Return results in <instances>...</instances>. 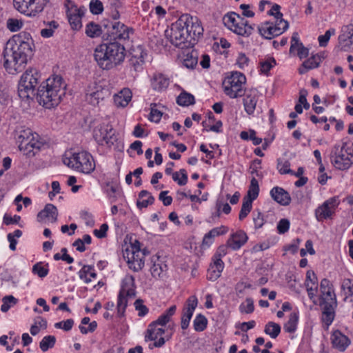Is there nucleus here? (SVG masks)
Wrapping results in <instances>:
<instances>
[{
	"label": "nucleus",
	"instance_id": "nucleus-32",
	"mask_svg": "<svg viewBox=\"0 0 353 353\" xmlns=\"http://www.w3.org/2000/svg\"><path fill=\"white\" fill-rule=\"evenodd\" d=\"M322 61V57L319 54H315L305 60L299 69L301 74L306 73L309 70L318 68Z\"/></svg>",
	"mask_w": 353,
	"mask_h": 353
},
{
	"label": "nucleus",
	"instance_id": "nucleus-47",
	"mask_svg": "<svg viewBox=\"0 0 353 353\" xmlns=\"http://www.w3.org/2000/svg\"><path fill=\"white\" fill-rule=\"evenodd\" d=\"M3 304L1 306V310L3 312H7L10 308L16 305L18 300L12 295L5 296L2 298Z\"/></svg>",
	"mask_w": 353,
	"mask_h": 353
},
{
	"label": "nucleus",
	"instance_id": "nucleus-14",
	"mask_svg": "<svg viewBox=\"0 0 353 353\" xmlns=\"http://www.w3.org/2000/svg\"><path fill=\"white\" fill-rule=\"evenodd\" d=\"M45 145L39 140V135L34 133L28 141L19 144V148L24 154L28 157H33Z\"/></svg>",
	"mask_w": 353,
	"mask_h": 353
},
{
	"label": "nucleus",
	"instance_id": "nucleus-26",
	"mask_svg": "<svg viewBox=\"0 0 353 353\" xmlns=\"http://www.w3.org/2000/svg\"><path fill=\"white\" fill-rule=\"evenodd\" d=\"M331 341L333 347L340 351H344L350 344L349 339L339 330L332 333Z\"/></svg>",
	"mask_w": 353,
	"mask_h": 353
},
{
	"label": "nucleus",
	"instance_id": "nucleus-7",
	"mask_svg": "<svg viewBox=\"0 0 353 353\" xmlns=\"http://www.w3.org/2000/svg\"><path fill=\"white\" fill-rule=\"evenodd\" d=\"M63 162L68 167L84 174H90L95 168L92 156L85 151L73 153L70 157H65Z\"/></svg>",
	"mask_w": 353,
	"mask_h": 353
},
{
	"label": "nucleus",
	"instance_id": "nucleus-44",
	"mask_svg": "<svg viewBox=\"0 0 353 353\" xmlns=\"http://www.w3.org/2000/svg\"><path fill=\"white\" fill-rule=\"evenodd\" d=\"M17 140L19 144L26 143L32 136L34 134L32 133V131L30 128H21L18 131H17Z\"/></svg>",
	"mask_w": 353,
	"mask_h": 353
},
{
	"label": "nucleus",
	"instance_id": "nucleus-13",
	"mask_svg": "<svg viewBox=\"0 0 353 353\" xmlns=\"http://www.w3.org/2000/svg\"><path fill=\"white\" fill-rule=\"evenodd\" d=\"M181 17H184V21H187L185 26L189 33V38L195 41L196 38L203 35V28L197 17L188 14H183Z\"/></svg>",
	"mask_w": 353,
	"mask_h": 353
},
{
	"label": "nucleus",
	"instance_id": "nucleus-29",
	"mask_svg": "<svg viewBox=\"0 0 353 353\" xmlns=\"http://www.w3.org/2000/svg\"><path fill=\"white\" fill-rule=\"evenodd\" d=\"M159 323L155 321L152 322L145 333V341H155L159 336L165 333V330L162 327H158Z\"/></svg>",
	"mask_w": 353,
	"mask_h": 353
},
{
	"label": "nucleus",
	"instance_id": "nucleus-38",
	"mask_svg": "<svg viewBox=\"0 0 353 353\" xmlns=\"http://www.w3.org/2000/svg\"><path fill=\"white\" fill-rule=\"evenodd\" d=\"M259 193V186L258 181L255 177H252L247 194L244 196L243 199L246 200L250 199V201L253 202V201L258 197Z\"/></svg>",
	"mask_w": 353,
	"mask_h": 353
},
{
	"label": "nucleus",
	"instance_id": "nucleus-51",
	"mask_svg": "<svg viewBox=\"0 0 353 353\" xmlns=\"http://www.w3.org/2000/svg\"><path fill=\"white\" fill-rule=\"evenodd\" d=\"M252 208V202L250 201V199L246 200L243 199V203L241 206V209L240 210L239 219L241 221L244 219L248 214L250 212Z\"/></svg>",
	"mask_w": 353,
	"mask_h": 353
},
{
	"label": "nucleus",
	"instance_id": "nucleus-55",
	"mask_svg": "<svg viewBox=\"0 0 353 353\" xmlns=\"http://www.w3.org/2000/svg\"><path fill=\"white\" fill-rule=\"evenodd\" d=\"M89 7L91 13L93 14L98 15L103 11V5L100 0H91Z\"/></svg>",
	"mask_w": 353,
	"mask_h": 353
},
{
	"label": "nucleus",
	"instance_id": "nucleus-5",
	"mask_svg": "<svg viewBox=\"0 0 353 353\" xmlns=\"http://www.w3.org/2000/svg\"><path fill=\"white\" fill-rule=\"evenodd\" d=\"M102 26L105 30L103 35V41H115L124 44L134 34L132 28L128 27L120 21H103Z\"/></svg>",
	"mask_w": 353,
	"mask_h": 353
},
{
	"label": "nucleus",
	"instance_id": "nucleus-58",
	"mask_svg": "<svg viewBox=\"0 0 353 353\" xmlns=\"http://www.w3.org/2000/svg\"><path fill=\"white\" fill-rule=\"evenodd\" d=\"M334 33V29H330L327 30L323 35L319 36L318 38L319 46L321 47H325L330 39V37Z\"/></svg>",
	"mask_w": 353,
	"mask_h": 353
},
{
	"label": "nucleus",
	"instance_id": "nucleus-30",
	"mask_svg": "<svg viewBox=\"0 0 353 353\" xmlns=\"http://www.w3.org/2000/svg\"><path fill=\"white\" fill-rule=\"evenodd\" d=\"M228 231L227 227L221 225L214 228L206 233L203 239V245L210 246L214 241V238L225 234Z\"/></svg>",
	"mask_w": 353,
	"mask_h": 353
},
{
	"label": "nucleus",
	"instance_id": "nucleus-8",
	"mask_svg": "<svg viewBox=\"0 0 353 353\" xmlns=\"http://www.w3.org/2000/svg\"><path fill=\"white\" fill-rule=\"evenodd\" d=\"M246 82L245 76L239 72H233L223 82L224 92L232 99L241 97L245 94L243 85Z\"/></svg>",
	"mask_w": 353,
	"mask_h": 353
},
{
	"label": "nucleus",
	"instance_id": "nucleus-62",
	"mask_svg": "<svg viewBox=\"0 0 353 353\" xmlns=\"http://www.w3.org/2000/svg\"><path fill=\"white\" fill-rule=\"evenodd\" d=\"M92 269L93 268L90 265H83L82 269L79 271V277L83 279L87 283L90 282L91 279L88 275H89L90 270H92Z\"/></svg>",
	"mask_w": 353,
	"mask_h": 353
},
{
	"label": "nucleus",
	"instance_id": "nucleus-36",
	"mask_svg": "<svg viewBox=\"0 0 353 353\" xmlns=\"http://www.w3.org/2000/svg\"><path fill=\"white\" fill-rule=\"evenodd\" d=\"M152 262L153 263L152 267L150 268L152 276L154 278L163 277L168 270L167 265L163 263L159 257H157L155 260L152 259Z\"/></svg>",
	"mask_w": 353,
	"mask_h": 353
},
{
	"label": "nucleus",
	"instance_id": "nucleus-23",
	"mask_svg": "<svg viewBox=\"0 0 353 353\" xmlns=\"http://www.w3.org/2000/svg\"><path fill=\"white\" fill-rule=\"evenodd\" d=\"M223 268L224 263L221 259H212V263H210L208 270L207 279L215 281L221 276Z\"/></svg>",
	"mask_w": 353,
	"mask_h": 353
},
{
	"label": "nucleus",
	"instance_id": "nucleus-15",
	"mask_svg": "<svg viewBox=\"0 0 353 353\" xmlns=\"http://www.w3.org/2000/svg\"><path fill=\"white\" fill-rule=\"evenodd\" d=\"M337 205L338 203L336 197H332L325 201L315 211L317 220L321 221L331 217L334 213V210Z\"/></svg>",
	"mask_w": 353,
	"mask_h": 353
},
{
	"label": "nucleus",
	"instance_id": "nucleus-10",
	"mask_svg": "<svg viewBox=\"0 0 353 353\" xmlns=\"http://www.w3.org/2000/svg\"><path fill=\"white\" fill-rule=\"evenodd\" d=\"M93 137L100 145H107L110 147L117 138L115 135V130L109 123H102L95 127L93 132Z\"/></svg>",
	"mask_w": 353,
	"mask_h": 353
},
{
	"label": "nucleus",
	"instance_id": "nucleus-22",
	"mask_svg": "<svg viewBox=\"0 0 353 353\" xmlns=\"http://www.w3.org/2000/svg\"><path fill=\"white\" fill-rule=\"evenodd\" d=\"M58 210L55 205L51 203L46 204L43 210H41L37 216V221H43L48 219L51 223H55L57 221Z\"/></svg>",
	"mask_w": 353,
	"mask_h": 353
},
{
	"label": "nucleus",
	"instance_id": "nucleus-53",
	"mask_svg": "<svg viewBox=\"0 0 353 353\" xmlns=\"http://www.w3.org/2000/svg\"><path fill=\"white\" fill-rule=\"evenodd\" d=\"M254 310V301L252 298H246L245 303H242L239 306V310L241 313L251 314Z\"/></svg>",
	"mask_w": 353,
	"mask_h": 353
},
{
	"label": "nucleus",
	"instance_id": "nucleus-21",
	"mask_svg": "<svg viewBox=\"0 0 353 353\" xmlns=\"http://www.w3.org/2000/svg\"><path fill=\"white\" fill-rule=\"evenodd\" d=\"M254 30V26L250 25L248 21L240 15H237V23L232 28V31L236 34L243 37H249Z\"/></svg>",
	"mask_w": 353,
	"mask_h": 353
},
{
	"label": "nucleus",
	"instance_id": "nucleus-3",
	"mask_svg": "<svg viewBox=\"0 0 353 353\" xmlns=\"http://www.w3.org/2000/svg\"><path fill=\"white\" fill-rule=\"evenodd\" d=\"M105 41L95 48L94 57L101 69L109 70L123 62L125 49L123 43L118 41Z\"/></svg>",
	"mask_w": 353,
	"mask_h": 353
},
{
	"label": "nucleus",
	"instance_id": "nucleus-1",
	"mask_svg": "<svg viewBox=\"0 0 353 353\" xmlns=\"http://www.w3.org/2000/svg\"><path fill=\"white\" fill-rule=\"evenodd\" d=\"M40 74L36 69H30L21 76L18 86V93L20 98L25 99L37 97L40 105L46 108H51L57 105L65 95V85L62 83V78L56 76L52 79H48L43 81L35 92Z\"/></svg>",
	"mask_w": 353,
	"mask_h": 353
},
{
	"label": "nucleus",
	"instance_id": "nucleus-18",
	"mask_svg": "<svg viewBox=\"0 0 353 353\" xmlns=\"http://www.w3.org/2000/svg\"><path fill=\"white\" fill-rule=\"evenodd\" d=\"M133 250L132 252V256L128 257V263L129 268L132 270L134 272H139L144 266V261L140 256V243L136 241L134 244Z\"/></svg>",
	"mask_w": 353,
	"mask_h": 353
},
{
	"label": "nucleus",
	"instance_id": "nucleus-2",
	"mask_svg": "<svg viewBox=\"0 0 353 353\" xmlns=\"http://www.w3.org/2000/svg\"><path fill=\"white\" fill-rule=\"evenodd\" d=\"M34 40L31 34L23 31L13 35L7 42L3 50V65L10 74L21 72L28 61L33 56Z\"/></svg>",
	"mask_w": 353,
	"mask_h": 353
},
{
	"label": "nucleus",
	"instance_id": "nucleus-24",
	"mask_svg": "<svg viewBox=\"0 0 353 353\" xmlns=\"http://www.w3.org/2000/svg\"><path fill=\"white\" fill-rule=\"evenodd\" d=\"M103 98L104 92L101 86H89L85 95V99L89 103L93 105H98Z\"/></svg>",
	"mask_w": 353,
	"mask_h": 353
},
{
	"label": "nucleus",
	"instance_id": "nucleus-39",
	"mask_svg": "<svg viewBox=\"0 0 353 353\" xmlns=\"http://www.w3.org/2000/svg\"><path fill=\"white\" fill-rule=\"evenodd\" d=\"M176 310V305H172L154 321L161 326L165 325L170 321V318L174 314Z\"/></svg>",
	"mask_w": 353,
	"mask_h": 353
},
{
	"label": "nucleus",
	"instance_id": "nucleus-46",
	"mask_svg": "<svg viewBox=\"0 0 353 353\" xmlns=\"http://www.w3.org/2000/svg\"><path fill=\"white\" fill-rule=\"evenodd\" d=\"M56 343V338L54 336L48 335L43 338L39 343V347L43 352H46L54 347Z\"/></svg>",
	"mask_w": 353,
	"mask_h": 353
},
{
	"label": "nucleus",
	"instance_id": "nucleus-4",
	"mask_svg": "<svg viewBox=\"0 0 353 353\" xmlns=\"http://www.w3.org/2000/svg\"><path fill=\"white\" fill-rule=\"evenodd\" d=\"M320 291L319 305L322 310V320L327 325H330L334 319L337 301L333 285L327 279L321 280Z\"/></svg>",
	"mask_w": 353,
	"mask_h": 353
},
{
	"label": "nucleus",
	"instance_id": "nucleus-45",
	"mask_svg": "<svg viewBox=\"0 0 353 353\" xmlns=\"http://www.w3.org/2000/svg\"><path fill=\"white\" fill-rule=\"evenodd\" d=\"M193 324L194 328L196 332H202L207 327L208 320L205 316L199 314L195 317Z\"/></svg>",
	"mask_w": 353,
	"mask_h": 353
},
{
	"label": "nucleus",
	"instance_id": "nucleus-57",
	"mask_svg": "<svg viewBox=\"0 0 353 353\" xmlns=\"http://www.w3.org/2000/svg\"><path fill=\"white\" fill-rule=\"evenodd\" d=\"M157 106L156 103H151L150 105V119L152 121L158 123L162 117V112L157 109L155 108Z\"/></svg>",
	"mask_w": 353,
	"mask_h": 353
},
{
	"label": "nucleus",
	"instance_id": "nucleus-25",
	"mask_svg": "<svg viewBox=\"0 0 353 353\" xmlns=\"http://www.w3.org/2000/svg\"><path fill=\"white\" fill-rule=\"evenodd\" d=\"M272 198L281 205H288L291 201L289 193L281 187H274L270 191Z\"/></svg>",
	"mask_w": 353,
	"mask_h": 353
},
{
	"label": "nucleus",
	"instance_id": "nucleus-20",
	"mask_svg": "<svg viewBox=\"0 0 353 353\" xmlns=\"http://www.w3.org/2000/svg\"><path fill=\"white\" fill-rule=\"evenodd\" d=\"M259 33L266 39L272 38L281 34V29L274 26V23L265 21L258 26Z\"/></svg>",
	"mask_w": 353,
	"mask_h": 353
},
{
	"label": "nucleus",
	"instance_id": "nucleus-60",
	"mask_svg": "<svg viewBox=\"0 0 353 353\" xmlns=\"http://www.w3.org/2000/svg\"><path fill=\"white\" fill-rule=\"evenodd\" d=\"M134 307L137 311H138V315L139 316H144L148 313V308L143 304L141 299H137L134 302Z\"/></svg>",
	"mask_w": 353,
	"mask_h": 353
},
{
	"label": "nucleus",
	"instance_id": "nucleus-9",
	"mask_svg": "<svg viewBox=\"0 0 353 353\" xmlns=\"http://www.w3.org/2000/svg\"><path fill=\"white\" fill-rule=\"evenodd\" d=\"M48 3V0H14V8L27 16H35L41 12Z\"/></svg>",
	"mask_w": 353,
	"mask_h": 353
},
{
	"label": "nucleus",
	"instance_id": "nucleus-52",
	"mask_svg": "<svg viewBox=\"0 0 353 353\" xmlns=\"http://www.w3.org/2000/svg\"><path fill=\"white\" fill-rule=\"evenodd\" d=\"M48 28H43L41 30V35L43 38H50L53 35L54 30L59 26V24L55 21H52L48 23Z\"/></svg>",
	"mask_w": 353,
	"mask_h": 353
},
{
	"label": "nucleus",
	"instance_id": "nucleus-59",
	"mask_svg": "<svg viewBox=\"0 0 353 353\" xmlns=\"http://www.w3.org/2000/svg\"><path fill=\"white\" fill-rule=\"evenodd\" d=\"M74 325V321L72 319L66 321H60L54 324V327L57 329H63L64 331H70Z\"/></svg>",
	"mask_w": 353,
	"mask_h": 353
},
{
	"label": "nucleus",
	"instance_id": "nucleus-12",
	"mask_svg": "<svg viewBox=\"0 0 353 353\" xmlns=\"http://www.w3.org/2000/svg\"><path fill=\"white\" fill-rule=\"evenodd\" d=\"M65 6L67 8V17L69 23L74 30H79L82 27L81 18L84 14V7L77 8L71 1L67 0Z\"/></svg>",
	"mask_w": 353,
	"mask_h": 353
},
{
	"label": "nucleus",
	"instance_id": "nucleus-50",
	"mask_svg": "<svg viewBox=\"0 0 353 353\" xmlns=\"http://www.w3.org/2000/svg\"><path fill=\"white\" fill-rule=\"evenodd\" d=\"M172 179L177 182L179 185H184L188 182V174L185 169H181L179 172H175L171 174Z\"/></svg>",
	"mask_w": 353,
	"mask_h": 353
},
{
	"label": "nucleus",
	"instance_id": "nucleus-35",
	"mask_svg": "<svg viewBox=\"0 0 353 353\" xmlns=\"http://www.w3.org/2000/svg\"><path fill=\"white\" fill-rule=\"evenodd\" d=\"M169 84V78L161 73L155 74L152 80V88L157 91L165 90Z\"/></svg>",
	"mask_w": 353,
	"mask_h": 353
},
{
	"label": "nucleus",
	"instance_id": "nucleus-6",
	"mask_svg": "<svg viewBox=\"0 0 353 353\" xmlns=\"http://www.w3.org/2000/svg\"><path fill=\"white\" fill-rule=\"evenodd\" d=\"M184 17H179L176 22L172 24L170 29L165 31L166 38L174 46L180 48H188L191 44V41H188L189 33L185 29V22Z\"/></svg>",
	"mask_w": 353,
	"mask_h": 353
},
{
	"label": "nucleus",
	"instance_id": "nucleus-64",
	"mask_svg": "<svg viewBox=\"0 0 353 353\" xmlns=\"http://www.w3.org/2000/svg\"><path fill=\"white\" fill-rule=\"evenodd\" d=\"M290 221L288 219H282L277 225V230L279 234H284L288 231Z\"/></svg>",
	"mask_w": 353,
	"mask_h": 353
},
{
	"label": "nucleus",
	"instance_id": "nucleus-54",
	"mask_svg": "<svg viewBox=\"0 0 353 353\" xmlns=\"http://www.w3.org/2000/svg\"><path fill=\"white\" fill-rule=\"evenodd\" d=\"M261 72L267 74L275 65L276 61L273 57H269L259 63Z\"/></svg>",
	"mask_w": 353,
	"mask_h": 353
},
{
	"label": "nucleus",
	"instance_id": "nucleus-61",
	"mask_svg": "<svg viewBox=\"0 0 353 353\" xmlns=\"http://www.w3.org/2000/svg\"><path fill=\"white\" fill-rule=\"evenodd\" d=\"M216 206L217 208L216 216L217 217L220 216L221 208H223L222 211L226 214H229L231 211V207L230 206V205L228 203H223L222 201L220 200H218L216 201Z\"/></svg>",
	"mask_w": 353,
	"mask_h": 353
},
{
	"label": "nucleus",
	"instance_id": "nucleus-16",
	"mask_svg": "<svg viewBox=\"0 0 353 353\" xmlns=\"http://www.w3.org/2000/svg\"><path fill=\"white\" fill-rule=\"evenodd\" d=\"M198 301L195 296H190L186 301L181 316V328L185 330L188 327L193 312L197 306Z\"/></svg>",
	"mask_w": 353,
	"mask_h": 353
},
{
	"label": "nucleus",
	"instance_id": "nucleus-33",
	"mask_svg": "<svg viewBox=\"0 0 353 353\" xmlns=\"http://www.w3.org/2000/svg\"><path fill=\"white\" fill-rule=\"evenodd\" d=\"M146 53L144 52L142 47L138 46L137 50H133L132 57L130 59V64L134 68V70H138L144 61V57Z\"/></svg>",
	"mask_w": 353,
	"mask_h": 353
},
{
	"label": "nucleus",
	"instance_id": "nucleus-40",
	"mask_svg": "<svg viewBox=\"0 0 353 353\" xmlns=\"http://www.w3.org/2000/svg\"><path fill=\"white\" fill-rule=\"evenodd\" d=\"M176 103L181 106H188L195 103L194 97L185 91H183L176 98Z\"/></svg>",
	"mask_w": 353,
	"mask_h": 353
},
{
	"label": "nucleus",
	"instance_id": "nucleus-31",
	"mask_svg": "<svg viewBox=\"0 0 353 353\" xmlns=\"http://www.w3.org/2000/svg\"><path fill=\"white\" fill-rule=\"evenodd\" d=\"M339 41L343 50H346V48H353V25L346 27V30L339 35Z\"/></svg>",
	"mask_w": 353,
	"mask_h": 353
},
{
	"label": "nucleus",
	"instance_id": "nucleus-42",
	"mask_svg": "<svg viewBox=\"0 0 353 353\" xmlns=\"http://www.w3.org/2000/svg\"><path fill=\"white\" fill-rule=\"evenodd\" d=\"M264 332L272 339H276L281 332V326L278 323L270 321L265 325Z\"/></svg>",
	"mask_w": 353,
	"mask_h": 353
},
{
	"label": "nucleus",
	"instance_id": "nucleus-28",
	"mask_svg": "<svg viewBox=\"0 0 353 353\" xmlns=\"http://www.w3.org/2000/svg\"><path fill=\"white\" fill-rule=\"evenodd\" d=\"M296 48H297V55L302 59L305 58L309 54V50L305 48L302 43L299 41V35L297 32H294L291 39V46L290 52H292Z\"/></svg>",
	"mask_w": 353,
	"mask_h": 353
},
{
	"label": "nucleus",
	"instance_id": "nucleus-48",
	"mask_svg": "<svg viewBox=\"0 0 353 353\" xmlns=\"http://www.w3.org/2000/svg\"><path fill=\"white\" fill-rule=\"evenodd\" d=\"M23 21L16 18H9L6 21V27L11 32H17L22 28Z\"/></svg>",
	"mask_w": 353,
	"mask_h": 353
},
{
	"label": "nucleus",
	"instance_id": "nucleus-37",
	"mask_svg": "<svg viewBox=\"0 0 353 353\" xmlns=\"http://www.w3.org/2000/svg\"><path fill=\"white\" fill-rule=\"evenodd\" d=\"M103 26H99L94 22H90L85 27V34L90 38H95L101 36L105 32V30H102Z\"/></svg>",
	"mask_w": 353,
	"mask_h": 353
},
{
	"label": "nucleus",
	"instance_id": "nucleus-11",
	"mask_svg": "<svg viewBox=\"0 0 353 353\" xmlns=\"http://www.w3.org/2000/svg\"><path fill=\"white\" fill-rule=\"evenodd\" d=\"M347 143H344L339 151V145H335L334 148V155L331 156L332 163L334 166L339 170H345L348 169L353 163V161L347 154L346 149Z\"/></svg>",
	"mask_w": 353,
	"mask_h": 353
},
{
	"label": "nucleus",
	"instance_id": "nucleus-17",
	"mask_svg": "<svg viewBox=\"0 0 353 353\" xmlns=\"http://www.w3.org/2000/svg\"><path fill=\"white\" fill-rule=\"evenodd\" d=\"M243 96V103L244 110L248 115H253L259 99L257 91L256 90H250L248 92H245Z\"/></svg>",
	"mask_w": 353,
	"mask_h": 353
},
{
	"label": "nucleus",
	"instance_id": "nucleus-43",
	"mask_svg": "<svg viewBox=\"0 0 353 353\" xmlns=\"http://www.w3.org/2000/svg\"><path fill=\"white\" fill-rule=\"evenodd\" d=\"M128 299H130L128 296L119 293L117 306V314L119 316H124L125 308L128 305Z\"/></svg>",
	"mask_w": 353,
	"mask_h": 353
},
{
	"label": "nucleus",
	"instance_id": "nucleus-41",
	"mask_svg": "<svg viewBox=\"0 0 353 353\" xmlns=\"http://www.w3.org/2000/svg\"><path fill=\"white\" fill-rule=\"evenodd\" d=\"M299 321V315L296 312H293L290 315L288 321L284 325V330L286 332L294 333L296 330Z\"/></svg>",
	"mask_w": 353,
	"mask_h": 353
},
{
	"label": "nucleus",
	"instance_id": "nucleus-34",
	"mask_svg": "<svg viewBox=\"0 0 353 353\" xmlns=\"http://www.w3.org/2000/svg\"><path fill=\"white\" fill-rule=\"evenodd\" d=\"M132 99L130 89L125 88L114 96V102L117 107H125Z\"/></svg>",
	"mask_w": 353,
	"mask_h": 353
},
{
	"label": "nucleus",
	"instance_id": "nucleus-49",
	"mask_svg": "<svg viewBox=\"0 0 353 353\" xmlns=\"http://www.w3.org/2000/svg\"><path fill=\"white\" fill-rule=\"evenodd\" d=\"M237 15L235 12H229L225 14L223 17V23L230 30H232L235 23H237Z\"/></svg>",
	"mask_w": 353,
	"mask_h": 353
},
{
	"label": "nucleus",
	"instance_id": "nucleus-27",
	"mask_svg": "<svg viewBox=\"0 0 353 353\" xmlns=\"http://www.w3.org/2000/svg\"><path fill=\"white\" fill-rule=\"evenodd\" d=\"M119 294L134 298L136 296L134 278L133 276H126L122 281Z\"/></svg>",
	"mask_w": 353,
	"mask_h": 353
},
{
	"label": "nucleus",
	"instance_id": "nucleus-56",
	"mask_svg": "<svg viewBox=\"0 0 353 353\" xmlns=\"http://www.w3.org/2000/svg\"><path fill=\"white\" fill-rule=\"evenodd\" d=\"M290 163L288 161H285L284 162H281L280 161H278L277 168L279 173L281 174H294V172L290 168Z\"/></svg>",
	"mask_w": 353,
	"mask_h": 353
},
{
	"label": "nucleus",
	"instance_id": "nucleus-63",
	"mask_svg": "<svg viewBox=\"0 0 353 353\" xmlns=\"http://www.w3.org/2000/svg\"><path fill=\"white\" fill-rule=\"evenodd\" d=\"M32 272L37 274L39 277H45L48 273V269L43 268L40 263H36L33 265Z\"/></svg>",
	"mask_w": 353,
	"mask_h": 353
},
{
	"label": "nucleus",
	"instance_id": "nucleus-19",
	"mask_svg": "<svg viewBox=\"0 0 353 353\" xmlns=\"http://www.w3.org/2000/svg\"><path fill=\"white\" fill-rule=\"evenodd\" d=\"M248 237L243 230H238L233 233L227 241V245L232 250L240 249L247 241Z\"/></svg>",
	"mask_w": 353,
	"mask_h": 353
}]
</instances>
